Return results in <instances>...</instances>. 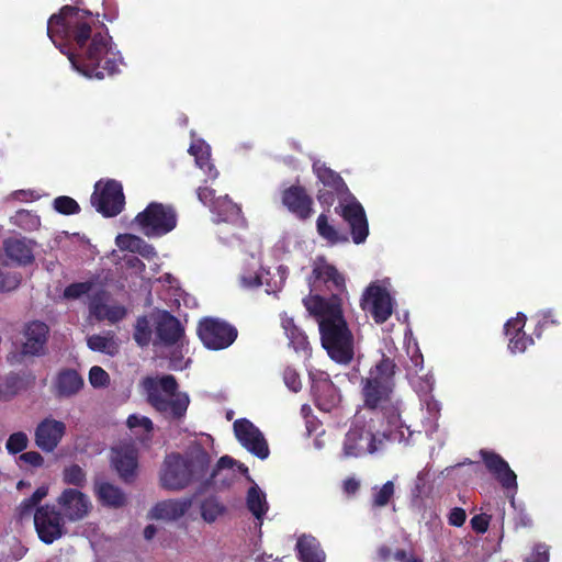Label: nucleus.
I'll return each mask as SVG.
<instances>
[{"instance_id":"obj_1","label":"nucleus","mask_w":562,"mask_h":562,"mask_svg":"<svg viewBox=\"0 0 562 562\" xmlns=\"http://www.w3.org/2000/svg\"><path fill=\"white\" fill-rule=\"evenodd\" d=\"M394 360L383 357L362 381L366 408L353 416L342 442L345 458L374 454L386 441L412 445L419 431H414L401 418L403 401L394 392Z\"/></svg>"},{"instance_id":"obj_2","label":"nucleus","mask_w":562,"mask_h":562,"mask_svg":"<svg viewBox=\"0 0 562 562\" xmlns=\"http://www.w3.org/2000/svg\"><path fill=\"white\" fill-rule=\"evenodd\" d=\"M99 14L64 5L47 21V36L72 67L89 78L103 79L119 71L122 56Z\"/></svg>"},{"instance_id":"obj_3","label":"nucleus","mask_w":562,"mask_h":562,"mask_svg":"<svg viewBox=\"0 0 562 562\" xmlns=\"http://www.w3.org/2000/svg\"><path fill=\"white\" fill-rule=\"evenodd\" d=\"M211 446L212 438L206 435L194 440L183 454L167 456L160 470V485L168 491H181L205 477L211 463Z\"/></svg>"},{"instance_id":"obj_4","label":"nucleus","mask_w":562,"mask_h":562,"mask_svg":"<svg viewBox=\"0 0 562 562\" xmlns=\"http://www.w3.org/2000/svg\"><path fill=\"white\" fill-rule=\"evenodd\" d=\"M148 402L168 418L184 416L190 400L187 393L177 392V381L172 375L147 378L144 381Z\"/></svg>"},{"instance_id":"obj_5","label":"nucleus","mask_w":562,"mask_h":562,"mask_svg":"<svg viewBox=\"0 0 562 562\" xmlns=\"http://www.w3.org/2000/svg\"><path fill=\"white\" fill-rule=\"evenodd\" d=\"M538 317L532 335H527L524 330L527 316L521 312H518L515 317L509 318L504 324V335L508 340L509 351H526L535 346V338L540 340L546 329L551 326H559L561 323L552 310L541 312Z\"/></svg>"},{"instance_id":"obj_6","label":"nucleus","mask_w":562,"mask_h":562,"mask_svg":"<svg viewBox=\"0 0 562 562\" xmlns=\"http://www.w3.org/2000/svg\"><path fill=\"white\" fill-rule=\"evenodd\" d=\"M134 222L145 236L160 237L176 228L177 213L171 205L150 202L136 215Z\"/></svg>"},{"instance_id":"obj_7","label":"nucleus","mask_w":562,"mask_h":562,"mask_svg":"<svg viewBox=\"0 0 562 562\" xmlns=\"http://www.w3.org/2000/svg\"><path fill=\"white\" fill-rule=\"evenodd\" d=\"M196 334L205 348L218 351L234 344L238 329L224 319L209 316L199 321Z\"/></svg>"},{"instance_id":"obj_8","label":"nucleus","mask_w":562,"mask_h":562,"mask_svg":"<svg viewBox=\"0 0 562 562\" xmlns=\"http://www.w3.org/2000/svg\"><path fill=\"white\" fill-rule=\"evenodd\" d=\"M91 204L105 217L120 214L125 204L122 184L113 179L98 181L91 195Z\"/></svg>"},{"instance_id":"obj_9","label":"nucleus","mask_w":562,"mask_h":562,"mask_svg":"<svg viewBox=\"0 0 562 562\" xmlns=\"http://www.w3.org/2000/svg\"><path fill=\"white\" fill-rule=\"evenodd\" d=\"M335 213L349 226L352 241L357 245L366 241L369 235V223L366 211L353 194L347 196L345 203L335 206Z\"/></svg>"},{"instance_id":"obj_10","label":"nucleus","mask_w":562,"mask_h":562,"mask_svg":"<svg viewBox=\"0 0 562 562\" xmlns=\"http://www.w3.org/2000/svg\"><path fill=\"white\" fill-rule=\"evenodd\" d=\"M322 346L326 351H353V336L344 315L339 319L319 322Z\"/></svg>"},{"instance_id":"obj_11","label":"nucleus","mask_w":562,"mask_h":562,"mask_svg":"<svg viewBox=\"0 0 562 562\" xmlns=\"http://www.w3.org/2000/svg\"><path fill=\"white\" fill-rule=\"evenodd\" d=\"M307 282L311 292L321 291L323 286L331 292H342L346 289L345 277L324 256H318L313 261Z\"/></svg>"},{"instance_id":"obj_12","label":"nucleus","mask_w":562,"mask_h":562,"mask_svg":"<svg viewBox=\"0 0 562 562\" xmlns=\"http://www.w3.org/2000/svg\"><path fill=\"white\" fill-rule=\"evenodd\" d=\"M64 519L54 506L38 507L34 513V525L40 539L48 544L59 539L65 533Z\"/></svg>"},{"instance_id":"obj_13","label":"nucleus","mask_w":562,"mask_h":562,"mask_svg":"<svg viewBox=\"0 0 562 562\" xmlns=\"http://www.w3.org/2000/svg\"><path fill=\"white\" fill-rule=\"evenodd\" d=\"M48 335L49 327L44 322L32 321L23 330L11 334L10 339L15 351H44Z\"/></svg>"},{"instance_id":"obj_14","label":"nucleus","mask_w":562,"mask_h":562,"mask_svg":"<svg viewBox=\"0 0 562 562\" xmlns=\"http://www.w3.org/2000/svg\"><path fill=\"white\" fill-rule=\"evenodd\" d=\"M361 307L371 314L376 324H383L392 315V297L385 288L371 283L363 293Z\"/></svg>"},{"instance_id":"obj_15","label":"nucleus","mask_w":562,"mask_h":562,"mask_svg":"<svg viewBox=\"0 0 562 562\" xmlns=\"http://www.w3.org/2000/svg\"><path fill=\"white\" fill-rule=\"evenodd\" d=\"M153 344L160 347H182L184 328L180 321L168 311H162L155 317Z\"/></svg>"},{"instance_id":"obj_16","label":"nucleus","mask_w":562,"mask_h":562,"mask_svg":"<svg viewBox=\"0 0 562 562\" xmlns=\"http://www.w3.org/2000/svg\"><path fill=\"white\" fill-rule=\"evenodd\" d=\"M234 432L240 445L261 460L269 456V447L262 432L248 419L234 423Z\"/></svg>"},{"instance_id":"obj_17","label":"nucleus","mask_w":562,"mask_h":562,"mask_svg":"<svg viewBox=\"0 0 562 562\" xmlns=\"http://www.w3.org/2000/svg\"><path fill=\"white\" fill-rule=\"evenodd\" d=\"M282 204L300 221H307L314 213L313 198L300 184H292L281 193Z\"/></svg>"},{"instance_id":"obj_18","label":"nucleus","mask_w":562,"mask_h":562,"mask_svg":"<svg viewBox=\"0 0 562 562\" xmlns=\"http://www.w3.org/2000/svg\"><path fill=\"white\" fill-rule=\"evenodd\" d=\"M303 305L318 323L326 319H339L342 315L341 299L336 293H333L329 297H324L311 292L303 299Z\"/></svg>"},{"instance_id":"obj_19","label":"nucleus","mask_w":562,"mask_h":562,"mask_svg":"<svg viewBox=\"0 0 562 562\" xmlns=\"http://www.w3.org/2000/svg\"><path fill=\"white\" fill-rule=\"evenodd\" d=\"M63 516L69 521H78L88 516L92 508L89 497L76 488H66L57 498Z\"/></svg>"},{"instance_id":"obj_20","label":"nucleus","mask_w":562,"mask_h":562,"mask_svg":"<svg viewBox=\"0 0 562 562\" xmlns=\"http://www.w3.org/2000/svg\"><path fill=\"white\" fill-rule=\"evenodd\" d=\"M111 463L125 482L134 480L137 470V451L133 443L121 442L111 450Z\"/></svg>"},{"instance_id":"obj_21","label":"nucleus","mask_w":562,"mask_h":562,"mask_svg":"<svg viewBox=\"0 0 562 562\" xmlns=\"http://www.w3.org/2000/svg\"><path fill=\"white\" fill-rule=\"evenodd\" d=\"M65 432V423L50 417L45 418L35 428V443L42 451L53 452L60 443Z\"/></svg>"},{"instance_id":"obj_22","label":"nucleus","mask_w":562,"mask_h":562,"mask_svg":"<svg viewBox=\"0 0 562 562\" xmlns=\"http://www.w3.org/2000/svg\"><path fill=\"white\" fill-rule=\"evenodd\" d=\"M109 296V292L101 289L90 297V316L97 321L105 319L110 323H116L125 317L126 310L121 305H108Z\"/></svg>"},{"instance_id":"obj_23","label":"nucleus","mask_w":562,"mask_h":562,"mask_svg":"<svg viewBox=\"0 0 562 562\" xmlns=\"http://www.w3.org/2000/svg\"><path fill=\"white\" fill-rule=\"evenodd\" d=\"M408 361H405L407 378L417 393L431 392L434 386V378L424 371L423 353H406Z\"/></svg>"},{"instance_id":"obj_24","label":"nucleus","mask_w":562,"mask_h":562,"mask_svg":"<svg viewBox=\"0 0 562 562\" xmlns=\"http://www.w3.org/2000/svg\"><path fill=\"white\" fill-rule=\"evenodd\" d=\"M191 506L190 497L165 499L153 506L149 516L157 520L173 521L183 517Z\"/></svg>"},{"instance_id":"obj_25","label":"nucleus","mask_w":562,"mask_h":562,"mask_svg":"<svg viewBox=\"0 0 562 562\" xmlns=\"http://www.w3.org/2000/svg\"><path fill=\"white\" fill-rule=\"evenodd\" d=\"M486 468L495 475L505 488L517 490V476L508 463L498 454L488 451H481Z\"/></svg>"},{"instance_id":"obj_26","label":"nucleus","mask_w":562,"mask_h":562,"mask_svg":"<svg viewBox=\"0 0 562 562\" xmlns=\"http://www.w3.org/2000/svg\"><path fill=\"white\" fill-rule=\"evenodd\" d=\"M313 172L323 184V188L331 189L336 193H345L347 196L352 194L342 177L327 167L324 162L315 161L313 164Z\"/></svg>"},{"instance_id":"obj_27","label":"nucleus","mask_w":562,"mask_h":562,"mask_svg":"<svg viewBox=\"0 0 562 562\" xmlns=\"http://www.w3.org/2000/svg\"><path fill=\"white\" fill-rule=\"evenodd\" d=\"M5 256L18 266H27L34 261L32 247L24 238H8L3 241Z\"/></svg>"},{"instance_id":"obj_28","label":"nucleus","mask_w":562,"mask_h":562,"mask_svg":"<svg viewBox=\"0 0 562 562\" xmlns=\"http://www.w3.org/2000/svg\"><path fill=\"white\" fill-rule=\"evenodd\" d=\"M82 386V378L72 369L60 371L55 381V389L60 397H70L77 394Z\"/></svg>"},{"instance_id":"obj_29","label":"nucleus","mask_w":562,"mask_h":562,"mask_svg":"<svg viewBox=\"0 0 562 562\" xmlns=\"http://www.w3.org/2000/svg\"><path fill=\"white\" fill-rule=\"evenodd\" d=\"M420 396L422 405L426 408L427 416L423 419V427L428 438H432L434 434L438 430V419L440 416V404L436 401L430 392L418 393Z\"/></svg>"},{"instance_id":"obj_30","label":"nucleus","mask_w":562,"mask_h":562,"mask_svg":"<svg viewBox=\"0 0 562 562\" xmlns=\"http://www.w3.org/2000/svg\"><path fill=\"white\" fill-rule=\"evenodd\" d=\"M211 212L217 215L220 222L236 223L243 217L240 205L233 202L227 194L217 196Z\"/></svg>"},{"instance_id":"obj_31","label":"nucleus","mask_w":562,"mask_h":562,"mask_svg":"<svg viewBox=\"0 0 562 562\" xmlns=\"http://www.w3.org/2000/svg\"><path fill=\"white\" fill-rule=\"evenodd\" d=\"M317 234L327 241L328 245L345 244L349 240L347 234L340 233L329 221L326 213H321L316 220Z\"/></svg>"},{"instance_id":"obj_32","label":"nucleus","mask_w":562,"mask_h":562,"mask_svg":"<svg viewBox=\"0 0 562 562\" xmlns=\"http://www.w3.org/2000/svg\"><path fill=\"white\" fill-rule=\"evenodd\" d=\"M190 155L194 156L196 165L203 169L211 179H216L218 171L211 162L210 146L203 140H196L189 148Z\"/></svg>"},{"instance_id":"obj_33","label":"nucleus","mask_w":562,"mask_h":562,"mask_svg":"<svg viewBox=\"0 0 562 562\" xmlns=\"http://www.w3.org/2000/svg\"><path fill=\"white\" fill-rule=\"evenodd\" d=\"M296 549L303 562H323L325 560V553L319 548V543L314 537H300Z\"/></svg>"},{"instance_id":"obj_34","label":"nucleus","mask_w":562,"mask_h":562,"mask_svg":"<svg viewBox=\"0 0 562 562\" xmlns=\"http://www.w3.org/2000/svg\"><path fill=\"white\" fill-rule=\"evenodd\" d=\"M95 493L99 501L105 506L121 507L126 502L124 493L117 486L108 482H98Z\"/></svg>"},{"instance_id":"obj_35","label":"nucleus","mask_w":562,"mask_h":562,"mask_svg":"<svg viewBox=\"0 0 562 562\" xmlns=\"http://www.w3.org/2000/svg\"><path fill=\"white\" fill-rule=\"evenodd\" d=\"M246 505L255 518L261 522L269 506L265 492H262L257 484L251 485L248 490Z\"/></svg>"},{"instance_id":"obj_36","label":"nucleus","mask_w":562,"mask_h":562,"mask_svg":"<svg viewBox=\"0 0 562 562\" xmlns=\"http://www.w3.org/2000/svg\"><path fill=\"white\" fill-rule=\"evenodd\" d=\"M316 402L321 409L330 411L339 402L336 387L330 382H323L315 389Z\"/></svg>"},{"instance_id":"obj_37","label":"nucleus","mask_w":562,"mask_h":562,"mask_svg":"<svg viewBox=\"0 0 562 562\" xmlns=\"http://www.w3.org/2000/svg\"><path fill=\"white\" fill-rule=\"evenodd\" d=\"M284 329L289 338V346L294 351H307L310 349L307 336L294 325L292 319L285 322Z\"/></svg>"},{"instance_id":"obj_38","label":"nucleus","mask_w":562,"mask_h":562,"mask_svg":"<svg viewBox=\"0 0 562 562\" xmlns=\"http://www.w3.org/2000/svg\"><path fill=\"white\" fill-rule=\"evenodd\" d=\"M134 339L140 347L147 346L154 339L151 325L146 316H140L137 318Z\"/></svg>"},{"instance_id":"obj_39","label":"nucleus","mask_w":562,"mask_h":562,"mask_svg":"<svg viewBox=\"0 0 562 562\" xmlns=\"http://www.w3.org/2000/svg\"><path fill=\"white\" fill-rule=\"evenodd\" d=\"M22 381L16 375H9L0 380V400L7 401L18 394L21 390Z\"/></svg>"},{"instance_id":"obj_40","label":"nucleus","mask_w":562,"mask_h":562,"mask_svg":"<svg viewBox=\"0 0 562 562\" xmlns=\"http://www.w3.org/2000/svg\"><path fill=\"white\" fill-rule=\"evenodd\" d=\"M224 513V506L215 498H207L201 504V515L206 522L215 521Z\"/></svg>"},{"instance_id":"obj_41","label":"nucleus","mask_w":562,"mask_h":562,"mask_svg":"<svg viewBox=\"0 0 562 562\" xmlns=\"http://www.w3.org/2000/svg\"><path fill=\"white\" fill-rule=\"evenodd\" d=\"M56 212L63 215H74L80 212V205L78 202L67 195H60L54 199L53 202Z\"/></svg>"},{"instance_id":"obj_42","label":"nucleus","mask_w":562,"mask_h":562,"mask_svg":"<svg viewBox=\"0 0 562 562\" xmlns=\"http://www.w3.org/2000/svg\"><path fill=\"white\" fill-rule=\"evenodd\" d=\"M63 480L66 484L82 486L86 482V474L79 465L71 464L64 469Z\"/></svg>"},{"instance_id":"obj_43","label":"nucleus","mask_w":562,"mask_h":562,"mask_svg":"<svg viewBox=\"0 0 562 562\" xmlns=\"http://www.w3.org/2000/svg\"><path fill=\"white\" fill-rule=\"evenodd\" d=\"M317 200L322 206L327 207V210H329V207L334 205L336 200H339V203H345V201H347V194L336 193L331 189L321 188L317 191Z\"/></svg>"},{"instance_id":"obj_44","label":"nucleus","mask_w":562,"mask_h":562,"mask_svg":"<svg viewBox=\"0 0 562 562\" xmlns=\"http://www.w3.org/2000/svg\"><path fill=\"white\" fill-rule=\"evenodd\" d=\"M93 288L92 281L75 282L66 286L64 296L68 300L79 299L83 294H88Z\"/></svg>"},{"instance_id":"obj_45","label":"nucleus","mask_w":562,"mask_h":562,"mask_svg":"<svg viewBox=\"0 0 562 562\" xmlns=\"http://www.w3.org/2000/svg\"><path fill=\"white\" fill-rule=\"evenodd\" d=\"M27 443H29V438H27L26 434L22 432V431H18V432L12 434L8 438L5 448L10 453L15 454V453L23 451L27 447Z\"/></svg>"},{"instance_id":"obj_46","label":"nucleus","mask_w":562,"mask_h":562,"mask_svg":"<svg viewBox=\"0 0 562 562\" xmlns=\"http://www.w3.org/2000/svg\"><path fill=\"white\" fill-rule=\"evenodd\" d=\"M394 494V483L387 481L373 494V505L376 507L385 506Z\"/></svg>"},{"instance_id":"obj_47","label":"nucleus","mask_w":562,"mask_h":562,"mask_svg":"<svg viewBox=\"0 0 562 562\" xmlns=\"http://www.w3.org/2000/svg\"><path fill=\"white\" fill-rule=\"evenodd\" d=\"M22 277L19 272H3L0 270V292L15 290L21 283Z\"/></svg>"},{"instance_id":"obj_48","label":"nucleus","mask_w":562,"mask_h":562,"mask_svg":"<svg viewBox=\"0 0 562 562\" xmlns=\"http://www.w3.org/2000/svg\"><path fill=\"white\" fill-rule=\"evenodd\" d=\"M16 223L24 229H34L40 226V217L29 211L22 210L16 214Z\"/></svg>"},{"instance_id":"obj_49","label":"nucleus","mask_w":562,"mask_h":562,"mask_svg":"<svg viewBox=\"0 0 562 562\" xmlns=\"http://www.w3.org/2000/svg\"><path fill=\"white\" fill-rule=\"evenodd\" d=\"M132 252H137L144 258L150 259L156 255L155 248L142 237L135 235L132 244Z\"/></svg>"},{"instance_id":"obj_50","label":"nucleus","mask_w":562,"mask_h":562,"mask_svg":"<svg viewBox=\"0 0 562 562\" xmlns=\"http://www.w3.org/2000/svg\"><path fill=\"white\" fill-rule=\"evenodd\" d=\"M89 381L92 386L101 387L108 384L109 374L101 367H92L89 372Z\"/></svg>"},{"instance_id":"obj_51","label":"nucleus","mask_w":562,"mask_h":562,"mask_svg":"<svg viewBox=\"0 0 562 562\" xmlns=\"http://www.w3.org/2000/svg\"><path fill=\"white\" fill-rule=\"evenodd\" d=\"M196 195L199 201L203 205L209 206L210 210L213 209V204L217 200V196H215V190L209 187H199L196 190Z\"/></svg>"},{"instance_id":"obj_52","label":"nucleus","mask_w":562,"mask_h":562,"mask_svg":"<svg viewBox=\"0 0 562 562\" xmlns=\"http://www.w3.org/2000/svg\"><path fill=\"white\" fill-rule=\"evenodd\" d=\"M127 426L131 429L139 427V428L144 429L145 432H150L153 429L151 420L145 416H138V415H131L127 418Z\"/></svg>"},{"instance_id":"obj_53","label":"nucleus","mask_w":562,"mask_h":562,"mask_svg":"<svg viewBox=\"0 0 562 562\" xmlns=\"http://www.w3.org/2000/svg\"><path fill=\"white\" fill-rule=\"evenodd\" d=\"M168 357V368L171 370H183L191 362L190 359H186L183 353H167Z\"/></svg>"},{"instance_id":"obj_54","label":"nucleus","mask_w":562,"mask_h":562,"mask_svg":"<svg viewBox=\"0 0 562 562\" xmlns=\"http://www.w3.org/2000/svg\"><path fill=\"white\" fill-rule=\"evenodd\" d=\"M19 460L34 468H40L44 464V458L37 451H27L19 457Z\"/></svg>"},{"instance_id":"obj_55","label":"nucleus","mask_w":562,"mask_h":562,"mask_svg":"<svg viewBox=\"0 0 562 562\" xmlns=\"http://www.w3.org/2000/svg\"><path fill=\"white\" fill-rule=\"evenodd\" d=\"M490 520H491V516H488L486 514L475 515L471 519V526H472L473 530H475L476 532L484 533L488 529Z\"/></svg>"},{"instance_id":"obj_56","label":"nucleus","mask_w":562,"mask_h":562,"mask_svg":"<svg viewBox=\"0 0 562 562\" xmlns=\"http://www.w3.org/2000/svg\"><path fill=\"white\" fill-rule=\"evenodd\" d=\"M283 379L286 386L293 391L297 392L301 389V381L299 374L292 369H285L283 373Z\"/></svg>"},{"instance_id":"obj_57","label":"nucleus","mask_w":562,"mask_h":562,"mask_svg":"<svg viewBox=\"0 0 562 562\" xmlns=\"http://www.w3.org/2000/svg\"><path fill=\"white\" fill-rule=\"evenodd\" d=\"M526 562H549V549L546 544H537L533 549L531 559Z\"/></svg>"},{"instance_id":"obj_58","label":"nucleus","mask_w":562,"mask_h":562,"mask_svg":"<svg viewBox=\"0 0 562 562\" xmlns=\"http://www.w3.org/2000/svg\"><path fill=\"white\" fill-rule=\"evenodd\" d=\"M108 338L95 335L91 336L88 339V347L93 351H105V348L108 347Z\"/></svg>"},{"instance_id":"obj_59","label":"nucleus","mask_w":562,"mask_h":562,"mask_svg":"<svg viewBox=\"0 0 562 562\" xmlns=\"http://www.w3.org/2000/svg\"><path fill=\"white\" fill-rule=\"evenodd\" d=\"M467 514L462 508L456 507L450 512L449 522L452 526L460 527L464 524Z\"/></svg>"},{"instance_id":"obj_60","label":"nucleus","mask_w":562,"mask_h":562,"mask_svg":"<svg viewBox=\"0 0 562 562\" xmlns=\"http://www.w3.org/2000/svg\"><path fill=\"white\" fill-rule=\"evenodd\" d=\"M134 238H135V235H132V234L119 235L116 237V245L122 250L132 251V249H133L132 244H133Z\"/></svg>"},{"instance_id":"obj_61","label":"nucleus","mask_w":562,"mask_h":562,"mask_svg":"<svg viewBox=\"0 0 562 562\" xmlns=\"http://www.w3.org/2000/svg\"><path fill=\"white\" fill-rule=\"evenodd\" d=\"M36 505V503H31L30 498L24 499L19 506L20 518L23 519L24 517L30 516Z\"/></svg>"},{"instance_id":"obj_62","label":"nucleus","mask_w":562,"mask_h":562,"mask_svg":"<svg viewBox=\"0 0 562 562\" xmlns=\"http://www.w3.org/2000/svg\"><path fill=\"white\" fill-rule=\"evenodd\" d=\"M235 464V460L228 456H224L222 457L217 463H216V469L211 473V476H215L217 471L222 470V469H232L233 465Z\"/></svg>"},{"instance_id":"obj_63","label":"nucleus","mask_w":562,"mask_h":562,"mask_svg":"<svg viewBox=\"0 0 562 562\" xmlns=\"http://www.w3.org/2000/svg\"><path fill=\"white\" fill-rule=\"evenodd\" d=\"M328 356L336 363L347 366L352 361L353 353H328Z\"/></svg>"},{"instance_id":"obj_64","label":"nucleus","mask_w":562,"mask_h":562,"mask_svg":"<svg viewBox=\"0 0 562 562\" xmlns=\"http://www.w3.org/2000/svg\"><path fill=\"white\" fill-rule=\"evenodd\" d=\"M394 559L400 562H423L419 558L412 553H407L404 550H398L394 554Z\"/></svg>"}]
</instances>
